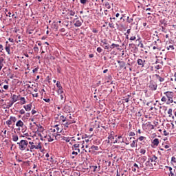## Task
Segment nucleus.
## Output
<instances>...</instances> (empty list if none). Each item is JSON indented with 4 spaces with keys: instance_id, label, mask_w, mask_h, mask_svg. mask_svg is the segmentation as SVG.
I'll return each instance as SVG.
<instances>
[{
    "instance_id": "nucleus-17",
    "label": "nucleus",
    "mask_w": 176,
    "mask_h": 176,
    "mask_svg": "<svg viewBox=\"0 0 176 176\" xmlns=\"http://www.w3.org/2000/svg\"><path fill=\"white\" fill-rule=\"evenodd\" d=\"M157 145H159V139L155 138L152 142V146H153V148H155V147L157 146Z\"/></svg>"
},
{
    "instance_id": "nucleus-45",
    "label": "nucleus",
    "mask_w": 176,
    "mask_h": 176,
    "mask_svg": "<svg viewBox=\"0 0 176 176\" xmlns=\"http://www.w3.org/2000/svg\"><path fill=\"white\" fill-rule=\"evenodd\" d=\"M63 141H66V142H69V141H71V138L63 137Z\"/></svg>"
},
{
    "instance_id": "nucleus-59",
    "label": "nucleus",
    "mask_w": 176,
    "mask_h": 176,
    "mask_svg": "<svg viewBox=\"0 0 176 176\" xmlns=\"http://www.w3.org/2000/svg\"><path fill=\"white\" fill-rule=\"evenodd\" d=\"M170 144H166L164 148H165V149H168V148H170Z\"/></svg>"
},
{
    "instance_id": "nucleus-28",
    "label": "nucleus",
    "mask_w": 176,
    "mask_h": 176,
    "mask_svg": "<svg viewBox=\"0 0 176 176\" xmlns=\"http://www.w3.org/2000/svg\"><path fill=\"white\" fill-rule=\"evenodd\" d=\"M103 6H105L107 9H111V4H109V2L104 1L103 3Z\"/></svg>"
},
{
    "instance_id": "nucleus-60",
    "label": "nucleus",
    "mask_w": 176,
    "mask_h": 176,
    "mask_svg": "<svg viewBox=\"0 0 176 176\" xmlns=\"http://www.w3.org/2000/svg\"><path fill=\"white\" fill-rule=\"evenodd\" d=\"M50 49H52V47H47L46 48V50H47V53H50Z\"/></svg>"
},
{
    "instance_id": "nucleus-64",
    "label": "nucleus",
    "mask_w": 176,
    "mask_h": 176,
    "mask_svg": "<svg viewBox=\"0 0 176 176\" xmlns=\"http://www.w3.org/2000/svg\"><path fill=\"white\" fill-rule=\"evenodd\" d=\"M45 102H50V99H45Z\"/></svg>"
},
{
    "instance_id": "nucleus-10",
    "label": "nucleus",
    "mask_w": 176,
    "mask_h": 176,
    "mask_svg": "<svg viewBox=\"0 0 176 176\" xmlns=\"http://www.w3.org/2000/svg\"><path fill=\"white\" fill-rule=\"evenodd\" d=\"M54 138L55 136L54 133H50V135L47 133L45 137V140H47L48 142H52V141H54Z\"/></svg>"
},
{
    "instance_id": "nucleus-43",
    "label": "nucleus",
    "mask_w": 176,
    "mask_h": 176,
    "mask_svg": "<svg viewBox=\"0 0 176 176\" xmlns=\"http://www.w3.org/2000/svg\"><path fill=\"white\" fill-rule=\"evenodd\" d=\"M109 27H110V28H115V24H113V22L111 21L109 23Z\"/></svg>"
},
{
    "instance_id": "nucleus-4",
    "label": "nucleus",
    "mask_w": 176,
    "mask_h": 176,
    "mask_svg": "<svg viewBox=\"0 0 176 176\" xmlns=\"http://www.w3.org/2000/svg\"><path fill=\"white\" fill-rule=\"evenodd\" d=\"M45 166H47V167H50L53 164V155L47 153L45 155Z\"/></svg>"
},
{
    "instance_id": "nucleus-26",
    "label": "nucleus",
    "mask_w": 176,
    "mask_h": 176,
    "mask_svg": "<svg viewBox=\"0 0 176 176\" xmlns=\"http://www.w3.org/2000/svg\"><path fill=\"white\" fill-rule=\"evenodd\" d=\"M168 115L169 118L172 117V119H174V116H173V109H169L168 110Z\"/></svg>"
},
{
    "instance_id": "nucleus-40",
    "label": "nucleus",
    "mask_w": 176,
    "mask_h": 176,
    "mask_svg": "<svg viewBox=\"0 0 176 176\" xmlns=\"http://www.w3.org/2000/svg\"><path fill=\"white\" fill-rule=\"evenodd\" d=\"M129 98H126L125 99H123L124 102H129L130 101V97H131V96L128 95Z\"/></svg>"
},
{
    "instance_id": "nucleus-9",
    "label": "nucleus",
    "mask_w": 176,
    "mask_h": 176,
    "mask_svg": "<svg viewBox=\"0 0 176 176\" xmlns=\"http://www.w3.org/2000/svg\"><path fill=\"white\" fill-rule=\"evenodd\" d=\"M166 168H168L169 170L170 173L168 174V176H176V170L173 169L171 166H166Z\"/></svg>"
},
{
    "instance_id": "nucleus-39",
    "label": "nucleus",
    "mask_w": 176,
    "mask_h": 176,
    "mask_svg": "<svg viewBox=\"0 0 176 176\" xmlns=\"http://www.w3.org/2000/svg\"><path fill=\"white\" fill-rule=\"evenodd\" d=\"M10 119L11 120V122H13L14 123L17 121V118L16 117L11 116Z\"/></svg>"
},
{
    "instance_id": "nucleus-38",
    "label": "nucleus",
    "mask_w": 176,
    "mask_h": 176,
    "mask_svg": "<svg viewBox=\"0 0 176 176\" xmlns=\"http://www.w3.org/2000/svg\"><path fill=\"white\" fill-rule=\"evenodd\" d=\"M20 100H21V104L23 105V104H25V98H23V97H21V98H20Z\"/></svg>"
},
{
    "instance_id": "nucleus-8",
    "label": "nucleus",
    "mask_w": 176,
    "mask_h": 176,
    "mask_svg": "<svg viewBox=\"0 0 176 176\" xmlns=\"http://www.w3.org/2000/svg\"><path fill=\"white\" fill-rule=\"evenodd\" d=\"M36 149H39L41 151V153H39V159H41V157H43L44 156L43 151L45 150L42 148V143L38 142V144L36 145Z\"/></svg>"
},
{
    "instance_id": "nucleus-56",
    "label": "nucleus",
    "mask_w": 176,
    "mask_h": 176,
    "mask_svg": "<svg viewBox=\"0 0 176 176\" xmlns=\"http://www.w3.org/2000/svg\"><path fill=\"white\" fill-rule=\"evenodd\" d=\"M19 113H21V115H24L25 113V111H24V109H21L20 111H19Z\"/></svg>"
},
{
    "instance_id": "nucleus-20",
    "label": "nucleus",
    "mask_w": 176,
    "mask_h": 176,
    "mask_svg": "<svg viewBox=\"0 0 176 176\" xmlns=\"http://www.w3.org/2000/svg\"><path fill=\"white\" fill-rule=\"evenodd\" d=\"M16 127H23L24 126V122L21 121V120H19L16 123Z\"/></svg>"
},
{
    "instance_id": "nucleus-33",
    "label": "nucleus",
    "mask_w": 176,
    "mask_h": 176,
    "mask_svg": "<svg viewBox=\"0 0 176 176\" xmlns=\"http://www.w3.org/2000/svg\"><path fill=\"white\" fill-rule=\"evenodd\" d=\"M166 49L170 52H173V50H174V45H169L166 47Z\"/></svg>"
},
{
    "instance_id": "nucleus-15",
    "label": "nucleus",
    "mask_w": 176,
    "mask_h": 176,
    "mask_svg": "<svg viewBox=\"0 0 176 176\" xmlns=\"http://www.w3.org/2000/svg\"><path fill=\"white\" fill-rule=\"evenodd\" d=\"M72 123H75V122L74 121V120H72V121H69V120H67V122L66 123H65V124H63V126H64V129H65V130H67V129H68V127H69V124H72Z\"/></svg>"
},
{
    "instance_id": "nucleus-6",
    "label": "nucleus",
    "mask_w": 176,
    "mask_h": 176,
    "mask_svg": "<svg viewBox=\"0 0 176 176\" xmlns=\"http://www.w3.org/2000/svg\"><path fill=\"white\" fill-rule=\"evenodd\" d=\"M44 129L42 126L38 127L37 131V135L41 141H44L45 140V133H43Z\"/></svg>"
},
{
    "instance_id": "nucleus-41",
    "label": "nucleus",
    "mask_w": 176,
    "mask_h": 176,
    "mask_svg": "<svg viewBox=\"0 0 176 176\" xmlns=\"http://www.w3.org/2000/svg\"><path fill=\"white\" fill-rule=\"evenodd\" d=\"M56 87H58V89H63V87L61 86V83L59 81H57L56 82Z\"/></svg>"
},
{
    "instance_id": "nucleus-55",
    "label": "nucleus",
    "mask_w": 176,
    "mask_h": 176,
    "mask_svg": "<svg viewBox=\"0 0 176 176\" xmlns=\"http://www.w3.org/2000/svg\"><path fill=\"white\" fill-rule=\"evenodd\" d=\"M97 52H98V53H101V52H102V47H98L97 48Z\"/></svg>"
},
{
    "instance_id": "nucleus-13",
    "label": "nucleus",
    "mask_w": 176,
    "mask_h": 176,
    "mask_svg": "<svg viewBox=\"0 0 176 176\" xmlns=\"http://www.w3.org/2000/svg\"><path fill=\"white\" fill-rule=\"evenodd\" d=\"M56 133V129H54V126H50L48 128V130L46 131L47 134H54Z\"/></svg>"
},
{
    "instance_id": "nucleus-36",
    "label": "nucleus",
    "mask_w": 176,
    "mask_h": 176,
    "mask_svg": "<svg viewBox=\"0 0 176 176\" xmlns=\"http://www.w3.org/2000/svg\"><path fill=\"white\" fill-rule=\"evenodd\" d=\"M115 47H119V44L113 43L110 46V49H115Z\"/></svg>"
},
{
    "instance_id": "nucleus-5",
    "label": "nucleus",
    "mask_w": 176,
    "mask_h": 176,
    "mask_svg": "<svg viewBox=\"0 0 176 176\" xmlns=\"http://www.w3.org/2000/svg\"><path fill=\"white\" fill-rule=\"evenodd\" d=\"M17 144L19 145L21 151H25V148L28 146V141L22 140L20 142H17Z\"/></svg>"
},
{
    "instance_id": "nucleus-32",
    "label": "nucleus",
    "mask_w": 176,
    "mask_h": 176,
    "mask_svg": "<svg viewBox=\"0 0 176 176\" xmlns=\"http://www.w3.org/2000/svg\"><path fill=\"white\" fill-rule=\"evenodd\" d=\"M60 120H61L63 123H64V122H67V118L65 117L64 116H60Z\"/></svg>"
},
{
    "instance_id": "nucleus-50",
    "label": "nucleus",
    "mask_w": 176,
    "mask_h": 176,
    "mask_svg": "<svg viewBox=\"0 0 176 176\" xmlns=\"http://www.w3.org/2000/svg\"><path fill=\"white\" fill-rule=\"evenodd\" d=\"M128 23H133V18H130L129 16L127 17Z\"/></svg>"
},
{
    "instance_id": "nucleus-44",
    "label": "nucleus",
    "mask_w": 176,
    "mask_h": 176,
    "mask_svg": "<svg viewBox=\"0 0 176 176\" xmlns=\"http://www.w3.org/2000/svg\"><path fill=\"white\" fill-rule=\"evenodd\" d=\"M156 76H157L158 80H160V82H164V78L160 77L159 75H156Z\"/></svg>"
},
{
    "instance_id": "nucleus-47",
    "label": "nucleus",
    "mask_w": 176,
    "mask_h": 176,
    "mask_svg": "<svg viewBox=\"0 0 176 176\" xmlns=\"http://www.w3.org/2000/svg\"><path fill=\"white\" fill-rule=\"evenodd\" d=\"M102 43H103V45H108V41L107 39H103L101 41Z\"/></svg>"
},
{
    "instance_id": "nucleus-42",
    "label": "nucleus",
    "mask_w": 176,
    "mask_h": 176,
    "mask_svg": "<svg viewBox=\"0 0 176 176\" xmlns=\"http://www.w3.org/2000/svg\"><path fill=\"white\" fill-rule=\"evenodd\" d=\"M171 164H174V163H176V157H171Z\"/></svg>"
},
{
    "instance_id": "nucleus-35",
    "label": "nucleus",
    "mask_w": 176,
    "mask_h": 176,
    "mask_svg": "<svg viewBox=\"0 0 176 176\" xmlns=\"http://www.w3.org/2000/svg\"><path fill=\"white\" fill-rule=\"evenodd\" d=\"M81 135V137H78V138H77V140H78V141H80V140H84L85 138H86L87 137V135Z\"/></svg>"
},
{
    "instance_id": "nucleus-27",
    "label": "nucleus",
    "mask_w": 176,
    "mask_h": 176,
    "mask_svg": "<svg viewBox=\"0 0 176 176\" xmlns=\"http://www.w3.org/2000/svg\"><path fill=\"white\" fill-rule=\"evenodd\" d=\"M140 163H145V161L146 160V157L143 156L138 159Z\"/></svg>"
},
{
    "instance_id": "nucleus-16",
    "label": "nucleus",
    "mask_w": 176,
    "mask_h": 176,
    "mask_svg": "<svg viewBox=\"0 0 176 176\" xmlns=\"http://www.w3.org/2000/svg\"><path fill=\"white\" fill-rule=\"evenodd\" d=\"M54 129H55V132H56V133H62L63 132V128H61V126H60V125H55L54 126Z\"/></svg>"
},
{
    "instance_id": "nucleus-19",
    "label": "nucleus",
    "mask_w": 176,
    "mask_h": 176,
    "mask_svg": "<svg viewBox=\"0 0 176 176\" xmlns=\"http://www.w3.org/2000/svg\"><path fill=\"white\" fill-rule=\"evenodd\" d=\"M138 170H140V166H138V164L135 163L133 164V167H132V171H133V173H135V171H138Z\"/></svg>"
},
{
    "instance_id": "nucleus-3",
    "label": "nucleus",
    "mask_w": 176,
    "mask_h": 176,
    "mask_svg": "<svg viewBox=\"0 0 176 176\" xmlns=\"http://www.w3.org/2000/svg\"><path fill=\"white\" fill-rule=\"evenodd\" d=\"M80 146V144L79 143L77 144H74L72 146V159H74V157H76V156H78V155H79V153H80V148H79V146Z\"/></svg>"
},
{
    "instance_id": "nucleus-30",
    "label": "nucleus",
    "mask_w": 176,
    "mask_h": 176,
    "mask_svg": "<svg viewBox=\"0 0 176 176\" xmlns=\"http://www.w3.org/2000/svg\"><path fill=\"white\" fill-rule=\"evenodd\" d=\"M5 59L3 58H0V71L2 69V67H3V61Z\"/></svg>"
},
{
    "instance_id": "nucleus-18",
    "label": "nucleus",
    "mask_w": 176,
    "mask_h": 176,
    "mask_svg": "<svg viewBox=\"0 0 176 176\" xmlns=\"http://www.w3.org/2000/svg\"><path fill=\"white\" fill-rule=\"evenodd\" d=\"M138 65H140L141 67H144L145 66V60L138 59Z\"/></svg>"
},
{
    "instance_id": "nucleus-24",
    "label": "nucleus",
    "mask_w": 176,
    "mask_h": 176,
    "mask_svg": "<svg viewBox=\"0 0 176 176\" xmlns=\"http://www.w3.org/2000/svg\"><path fill=\"white\" fill-rule=\"evenodd\" d=\"M155 45L153 47V50H161L160 45L157 44V42L155 41Z\"/></svg>"
},
{
    "instance_id": "nucleus-53",
    "label": "nucleus",
    "mask_w": 176,
    "mask_h": 176,
    "mask_svg": "<svg viewBox=\"0 0 176 176\" xmlns=\"http://www.w3.org/2000/svg\"><path fill=\"white\" fill-rule=\"evenodd\" d=\"M80 3H82V5H85L87 2V0H80Z\"/></svg>"
},
{
    "instance_id": "nucleus-52",
    "label": "nucleus",
    "mask_w": 176,
    "mask_h": 176,
    "mask_svg": "<svg viewBox=\"0 0 176 176\" xmlns=\"http://www.w3.org/2000/svg\"><path fill=\"white\" fill-rule=\"evenodd\" d=\"M58 94H63V93H64V91H63V88L58 89Z\"/></svg>"
},
{
    "instance_id": "nucleus-12",
    "label": "nucleus",
    "mask_w": 176,
    "mask_h": 176,
    "mask_svg": "<svg viewBox=\"0 0 176 176\" xmlns=\"http://www.w3.org/2000/svg\"><path fill=\"white\" fill-rule=\"evenodd\" d=\"M82 23H83V21L82 19H76L74 21V26L75 27H80V25H82Z\"/></svg>"
},
{
    "instance_id": "nucleus-58",
    "label": "nucleus",
    "mask_w": 176,
    "mask_h": 176,
    "mask_svg": "<svg viewBox=\"0 0 176 176\" xmlns=\"http://www.w3.org/2000/svg\"><path fill=\"white\" fill-rule=\"evenodd\" d=\"M129 135L130 137H134V135H135V133L134 132H130Z\"/></svg>"
},
{
    "instance_id": "nucleus-34",
    "label": "nucleus",
    "mask_w": 176,
    "mask_h": 176,
    "mask_svg": "<svg viewBox=\"0 0 176 176\" xmlns=\"http://www.w3.org/2000/svg\"><path fill=\"white\" fill-rule=\"evenodd\" d=\"M140 153H141V155H145L146 153V150L145 148H140Z\"/></svg>"
},
{
    "instance_id": "nucleus-62",
    "label": "nucleus",
    "mask_w": 176,
    "mask_h": 176,
    "mask_svg": "<svg viewBox=\"0 0 176 176\" xmlns=\"http://www.w3.org/2000/svg\"><path fill=\"white\" fill-rule=\"evenodd\" d=\"M130 41H135V36H131Z\"/></svg>"
},
{
    "instance_id": "nucleus-2",
    "label": "nucleus",
    "mask_w": 176,
    "mask_h": 176,
    "mask_svg": "<svg viewBox=\"0 0 176 176\" xmlns=\"http://www.w3.org/2000/svg\"><path fill=\"white\" fill-rule=\"evenodd\" d=\"M157 157L156 155H153L150 158H148V161L146 162V167H149V168H153L154 166H156V163H157Z\"/></svg>"
},
{
    "instance_id": "nucleus-54",
    "label": "nucleus",
    "mask_w": 176,
    "mask_h": 176,
    "mask_svg": "<svg viewBox=\"0 0 176 176\" xmlns=\"http://www.w3.org/2000/svg\"><path fill=\"white\" fill-rule=\"evenodd\" d=\"M92 168H93V171H94V172H96V171H97L98 167H97V166H92Z\"/></svg>"
},
{
    "instance_id": "nucleus-57",
    "label": "nucleus",
    "mask_w": 176,
    "mask_h": 176,
    "mask_svg": "<svg viewBox=\"0 0 176 176\" xmlns=\"http://www.w3.org/2000/svg\"><path fill=\"white\" fill-rule=\"evenodd\" d=\"M3 50V45H2V44H0V53H2Z\"/></svg>"
},
{
    "instance_id": "nucleus-21",
    "label": "nucleus",
    "mask_w": 176,
    "mask_h": 176,
    "mask_svg": "<svg viewBox=\"0 0 176 176\" xmlns=\"http://www.w3.org/2000/svg\"><path fill=\"white\" fill-rule=\"evenodd\" d=\"M118 63L119 64L120 68L126 69V63L124 61L118 60Z\"/></svg>"
},
{
    "instance_id": "nucleus-37",
    "label": "nucleus",
    "mask_w": 176,
    "mask_h": 176,
    "mask_svg": "<svg viewBox=\"0 0 176 176\" xmlns=\"http://www.w3.org/2000/svg\"><path fill=\"white\" fill-rule=\"evenodd\" d=\"M6 124L8 126V127H10V126H12V120L10 118L6 121Z\"/></svg>"
},
{
    "instance_id": "nucleus-61",
    "label": "nucleus",
    "mask_w": 176,
    "mask_h": 176,
    "mask_svg": "<svg viewBox=\"0 0 176 176\" xmlns=\"http://www.w3.org/2000/svg\"><path fill=\"white\" fill-rule=\"evenodd\" d=\"M3 89H4L5 90H8V89H9V85H4V86H3Z\"/></svg>"
},
{
    "instance_id": "nucleus-11",
    "label": "nucleus",
    "mask_w": 176,
    "mask_h": 176,
    "mask_svg": "<svg viewBox=\"0 0 176 176\" xmlns=\"http://www.w3.org/2000/svg\"><path fill=\"white\" fill-rule=\"evenodd\" d=\"M148 87L151 90L155 91L156 89H157V84H156L155 82L151 81L148 85Z\"/></svg>"
},
{
    "instance_id": "nucleus-46",
    "label": "nucleus",
    "mask_w": 176,
    "mask_h": 176,
    "mask_svg": "<svg viewBox=\"0 0 176 176\" xmlns=\"http://www.w3.org/2000/svg\"><path fill=\"white\" fill-rule=\"evenodd\" d=\"M131 140H133V138H128V139H126V144L129 145V144H130V141H131Z\"/></svg>"
},
{
    "instance_id": "nucleus-23",
    "label": "nucleus",
    "mask_w": 176,
    "mask_h": 176,
    "mask_svg": "<svg viewBox=\"0 0 176 176\" xmlns=\"http://www.w3.org/2000/svg\"><path fill=\"white\" fill-rule=\"evenodd\" d=\"M32 107V104H27L23 106V108L25 109V111H27L28 112H30V111H31Z\"/></svg>"
},
{
    "instance_id": "nucleus-51",
    "label": "nucleus",
    "mask_w": 176,
    "mask_h": 176,
    "mask_svg": "<svg viewBox=\"0 0 176 176\" xmlns=\"http://www.w3.org/2000/svg\"><path fill=\"white\" fill-rule=\"evenodd\" d=\"M69 14L70 16H74L75 14V11L70 10L69 12Z\"/></svg>"
},
{
    "instance_id": "nucleus-48",
    "label": "nucleus",
    "mask_w": 176,
    "mask_h": 176,
    "mask_svg": "<svg viewBox=\"0 0 176 176\" xmlns=\"http://www.w3.org/2000/svg\"><path fill=\"white\" fill-rule=\"evenodd\" d=\"M6 51L8 54H10V47H6Z\"/></svg>"
},
{
    "instance_id": "nucleus-14",
    "label": "nucleus",
    "mask_w": 176,
    "mask_h": 176,
    "mask_svg": "<svg viewBox=\"0 0 176 176\" xmlns=\"http://www.w3.org/2000/svg\"><path fill=\"white\" fill-rule=\"evenodd\" d=\"M30 145L29 148H30V152H33L34 149H36V145L34 142H29Z\"/></svg>"
},
{
    "instance_id": "nucleus-63",
    "label": "nucleus",
    "mask_w": 176,
    "mask_h": 176,
    "mask_svg": "<svg viewBox=\"0 0 176 176\" xmlns=\"http://www.w3.org/2000/svg\"><path fill=\"white\" fill-rule=\"evenodd\" d=\"M35 113H36V110H32V115H35Z\"/></svg>"
},
{
    "instance_id": "nucleus-49",
    "label": "nucleus",
    "mask_w": 176,
    "mask_h": 176,
    "mask_svg": "<svg viewBox=\"0 0 176 176\" xmlns=\"http://www.w3.org/2000/svg\"><path fill=\"white\" fill-rule=\"evenodd\" d=\"M145 137H144V136H140V137H139V138L138 139V140H140V141H144V140H145Z\"/></svg>"
},
{
    "instance_id": "nucleus-1",
    "label": "nucleus",
    "mask_w": 176,
    "mask_h": 176,
    "mask_svg": "<svg viewBox=\"0 0 176 176\" xmlns=\"http://www.w3.org/2000/svg\"><path fill=\"white\" fill-rule=\"evenodd\" d=\"M174 92L173 91H166L164 92V96L161 98L162 102H166V105H170V104H176V102H174Z\"/></svg>"
},
{
    "instance_id": "nucleus-31",
    "label": "nucleus",
    "mask_w": 176,
    "mask_h": 176,
    "mask_svg": "<svg viewBox=\"0 0 176 176\" xmlns=\"http://www.w3.org/2000/svg\"><path fill=\"white\" fill-rule=\"evenodd\" d=\"M12 140L14 141V142H17V141H19V136L16 135H12Z\"/></svg>"
},
{
    "instance_id": "nucleus-7",
    "label": "nucleus",
    "mask_w": 176,
    "mask_h": 176,
    "mask_svg": "<svg viewBox=\"0 0 176 176\" xmlns=\"http://www.w3.org/2000/svg\"><path fill=\"white\" fill-rule=\"evenodd\" d=\"M12 101L8 103V105H6V104H5V108H10V107H12V105H13V104H14V102H16L18 100H19V97L16 95H13L12 97Z\"/></svg>"
},
{
    "instance_id": "nucleus-29",
    "label": "nucleus",
    "mask_w": 176,
    "mask_h": 176,
    "mask_svg": "<svg viewBox=\"0 0 176 176\" xmlns=\"http://www.w3.org/2000/svg\"><path fill=\"white\" fill-rule=\"evenodd\" d=\"M35 32H36V31H35L34 30L28 29L27 30V34H28L29 35H32V34H35Z\"/></svg>"
},
{
    "instance_id": "nucleus-22",
    "label": "nucleus",
    "mask_w": 176,
    "mask_h": 176,
    "mask_svg": "<svg viewBox=\"0 0 176 176\" xmlns=\"http://www.w3.org/2000/svg\"><path fill=\"white\" fill-rule=\"evenodd\" d=\"M95 151H98V146L93 145L89 148V152H94Z\"/></svg>"
},
{
    "instance_id": "nucleus-25",
    "label": "nucleus",
    "mask_w": 176,
    "mask_h": 176,
    "mask_svg": "<svg viewBox=\"0 0 176 176\" xmlns=\"http://www.w3.org/2000/svg\"><path fill=\"white\" fill-rule=\"evenodd\" d=\"M137 142H138V139L136 140H133L132 143L131 144V148H135V146H138Z\"/></svg>"
}]
</instances>
